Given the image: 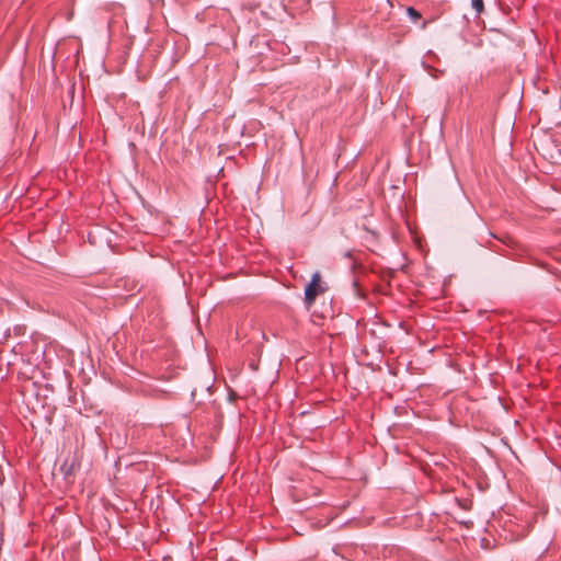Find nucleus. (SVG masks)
Wrapping results in <instances>:
<instances>
[{
    "label": "nucleus",
    "instance_id": "2",
    "mask_svg": "<svg viewBox=\"0 0 561 561\" xmlns=\"http://www.w3.org/2000/svg\"><path fill=\"white\" fill-rule=\"evenodd\" d=\"M471 5L478 14H480L484 9L483 0H471Z\"/></svg>",
    "mask_w": 561,
    "mask_h": 561
},
{
    "label": "nucleus",
    "instance_id": "1",
    "mask_svg": "<svg viewBox=\"0 0 561 561\" xmlns=\"http://www.w3.org/2000/svg\"><path fill=\"white\" fill-rule=\"evenodd\" d=\"M323 291L324 287L321 285L320 273L316 272L305 289V302L307 306L310 307L314 302L317 296Z\"/></svg>",
    "mask_w": 561,
    "mask_h": 561
},
{
    "label": "nucleus",
    "instance_id": "3",
    "mask_svg": "<svg viewBox=\"0 0 561 561\" xmlns=\"http://www.w3.org/2000/svg\"><path fill=\"white\" fill-rule=\"evenodd\" d=\"M407 13L408 15L410 16L411 20H413L414 22L417 21L419 19H421V14L419 11H416L414 8L412 7H409L407 9Z\"/></svg>",
    "mask_w": 561,
    "mask_h": 561
}]
</instances>
